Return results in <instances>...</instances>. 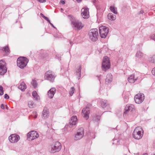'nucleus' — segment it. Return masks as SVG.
<instances>
[{
    "label": "nucleus",
    "instance_id": "a19ab883",
    "mask_svg": "<svg viewBox=\"0 0 155 155\" xmlns=\"http://www.w3.org/2000/svg\"><path fill=\"white\" fill-rule=\"evenodd\" d=\"M38 1L41 3H43L46 2L45 0H39Z\"/></svg>",
    "mask_w": 155,
    "mask_h": 155
},
{
    "label": "nucleus",
    "instance_id": "f03ea898",
    "mask_svg": "<svg viewBox=\"0 0 155 155\" xmlns=\"http://www.w3.org/2000/svg\"><path fill=\"white\" fill-rule=\"evenodd\" d=\"M61 148L60 143L59 142H56L51 145L49 150L50 152L54 153L59 152Z\"/></svg>",
    "mask_w": 155,
    "mask_h": 155
},
{
    "label": "nucleus",
    "instance_id": "7c9ffc66",
    "mask_svg": "<svg viewBox=\"0 0 155 155\" xmlns=\"http://www.w3.org/2000/svg\"><path fill=\"white\" fill-rule=\"evenodd\" d=\"M74 90L75 89L74 87H71L69 91V94L71 96H72L73 95L74 92Z\"/></svg>",
    "mask_w": 155,
    "mask_h": 155
},
{
    "label": "nucleus",
    "instance_id": "c9c22d12",
    "mask_svg": "<svg viewBox=\"0 0 155 155\" xmlns=\"http://www.w3.org/2000/svg\"><path fill=\"white\" fill-rule=\"evenodd\" d=\"M151 61L153 62H155V55H153L151 58Z\"/></svg>",
    "mask_w": 155,
    "mask_h": 155
},
{
    "label": "nucleus",
    "instance_id": "3c124183",
    "mask_svg": "<svg viewBox=\"0 0 155 155\" xmlns=\"http://www.w3.org/2000/svg\"><path fill=\"white\" fill-rule=\"evenodd\" d=\"M70 43L71 44L72 43V42H71L70 41Z\"/></svg>",
    "mask_w": 155,
    "mask_h": 155
},
{
    "label": "nucleus",
    "instance_id": "09e8293b",
    "mask_svg": "<svg viewBox=\"0 0 155 155\" xmlns=\"http://www.w3.org/2000/svg\"><path fill=\"white\" fill-rule=\"evenodd\" d=\"M37 115H35L34 118H37Z\"/></svg>",
    "mask_w": 155,
    "mask_h": 155
},
{
    "label": "nucleus",
    "instance_id": "ddd939ff",
    "mask_svg": "<svg viewBox=\"0 0 155 155\" xmlns=\"http://www.w3.org/2000/svg\"><path fill=\"white\" fill-rule=\"evenodd\" d=\"M20 139L19 136L15 134H12L9 137V140L12 143H17Z\"/></svg>",
    "mask_w": 155,
    "mask_h": 155
},
{
    "label": "nucleus",
    "instance_id": "37998d69",
    "mask_svg": "<svg viewBox=\"0 0 155 155\" xmlns=\"http://www.w3.org/2000/svg\"><path fill=\"white\" fill-rule=\"evenodd\" d=\"M60 3H61L62 4H64L65 3V2L64 1L61 0L60 1Z\"/></svg>",
    "mask_w": 155,
    "mask_h": 155
},
{
    "label": "nucleus",
    "instance_id": "7ed1b4c3",
    "mask_svg": "<svg viewBox=\"0 0 155 155\" xmlns=\"http://www.w3.org/2000/svg\"><path fill=\"white\" fill-rule=\"evenodd\" d=\"M89 39L93 41L97 40L98 37V33L97 29L96 28L91 29L89 33Z\"/></svg>",
    "mask_w": 155,
    "mask_h": 155
},
{
    "label": "nucleus",
    "instance_id": "864d4df0",
    "mask_svg": "<svg viewBox=\"0 0 155 155\" xmlns=\"http://www.w3.org/2000/svg\"><path fill=\"white\" fill-rule=\"evenodd\" d=\"M56 38H59L58 37H56Z\"/></svg>",
    "mask_w": 155,
    "mask_h": 155
},
{
    "label": "nucleus",
    "instance_id": "8fccbe9b",
    "mask_svg": "<svg viewBox=\"0 0 155 155\" xmlns=\"http://www.w3.org/2000/svg\"><path fill=\"white\" fill-rule=\"evenodd\" d=\"M68 16L71 17V15H69Z\"/></svg>",
    "mask_w": 155,
    "mask_h": 155
},
{
    "label": "nucleus",
    "instance_id": "dca6fc26",
    "mask_svg": "<svg viewBox=\"0 0 155 155\" xmlns=\"http://www.w3.org/2000/svg\"><path fill=\"white\" fill-rule=\"evenodd\" d=\"M134 106L133 104H127L125 109V111H124L123 114V115L126 114L128 112L131 111L134 109Z\"/></svg>",
    "mask_w": 155,
    "mask_h": 155
},
{
    "label": "nucleus",
    "instance_id": "a211bd4d",
    "mask_svg": "<svg viewBox=\"0 0 155 155\" xmlns=\"http://www.w3.org/2000/svg\"><path fill=\"white\" fill-rule=\"evenodd\" d=\"M56 89L55 88H51L48 92V96L50 98L53 97L54 95L55 94Z\"/></svg>",
    "mask_w": 155,
    "mask_h": 155
},
{
    "label": "nucleus",
    "instance_id": "58836bf2",
    "mask_svg": "<svg viewBox=\"0 0 155 155\" xmlns=\"http://www.w3.org/2000/svg\"><path fill=\"white\" fill-rule=\"evenodd\" d=\"M9 96L7 94H5L4 95V98L5 99H8L9 98Z\"/></svg>",
    "mask_w": 155,
    "mask_h": 155
},
{
    "label": "nucleus",
    "instance_id": "39448f33",
    "mask_svg": "<svg viewBox=\"0 0 155 155\" xmlns=\"http://www.w3.org/2000/svg\"><path fill=\"white\" fill-rule=\"evenodd\" d=\"M71 25L75 30H80L84 27L82 22L76 19L71 21Z\"/></svg>",
    "mask_w": 155,
    "mask_h": 155
},
{
    "label": "nucleus",
    "instance_id": "49530a36",
    "mask_svg": "<svg viewBox=\"0 0 155 155\" xmlns=\"http://www.w3.org/2000/svg\"><path fill=\"white\" fill-rule=\"evenodd\" d=\"M143 11H140V13L141 14H143Z\"/></svg>",
    "mask_w": 155,
    "mask_h": 155
},
{
    "label": "nucleus",
    "instance_id": "f3484780",
    "mask_svg": "<svg viewBox=\"0 0 155 155\" xmlns=\"http://www.w3.org/2000/svg\"><path fill=\"white\" fill-rule=\"evenodd\" d=\"M78 120L77 117L76 116H73L71 118L69 122V126L70 127H72L73 125L76 124Z\"/></svg>",
    "mask_w": 155,
    "mask_h": 155
},
{
    "label": "nucleus",
    "instance_id": "c85d7f7f",
    "mask_svg": "<svg viewBox=\"0 0 155 155\" xmlns=\"http://www.w3.org/2000/svg\"><path fill=\"white\" fill-rule=\"evenodd\" d=\"M81 65H80L78 68L77 70L76 71V74L77 76H78L79 77L78 79L80 78L81 77Z\"/></svg>",
    "mask_w": 155,
    "mask_h": 155
},
{
    "label": "nucleus",
    "instance_id": "4be33fe9",
    "mask_svg": "<svg viewBox=\"0 0 155 155\" xmlns=\"http://www.w3.org/2000/svg\"><path fill=\"white\" fill-rule=\"evenodd\" d=\"M146 55L140 51H137L136 54V57L138 58H145Z\"/></svg>",
    "mask_w": 155,
    "mask_h": 155
},
{
    "label": "nucleus",
    "instance_id": "ea45409f",
    "mask_svg": "<svg viewBox=\"0 0 155 155\" xmlns=\"http://www.w3.org/2000/svg\"><path fill=\"white\" fill-rule=\"evenodd\" d=\"M124 101L126 102H127L128 101V98L127 96H125L124 97Z\"/></svg>",
    "mask_w": 155,
    "mask_h": 155
},
{
    "label": "nucleus",
    "instance_id": "a878e982",
    "mask_svg": "<svg viewBox=\"0 0 155 155\" xmlns=\"http://www.w3.org/2000/svg\"><path fill=\"white\" fill-rule=\"evenodd\" d=\"M32 95L35 100H38L40 99L39 96L35 91L33 92Z\"/></svg>",
    "mask_w": 155,
    "mask_h": 155
},
{
    "label": "nucleus",
    "instance_id": "20e7f679",
    "mask_svg": "<svg viewBox=\"0 0 155 155\" xmlns=\"http://www.w3.org/2000/svg\"><path fill=\"white\" fill-rule=\"evenodd\" d=\"M28 61V60L24 57L19 58L17 61V65L20 68H23L25 67Z\"/></svg>",
    "mask_w": 155,
    "mask_h": 155
},
{
    "label": "nucleus",
    "instance_id": "bb28decb",
    "mask_svg": "<svg viewBox=\"0 0 155 155\" xmlns=\"http://www.w3.org/2000/svg\"><path fill=\"white\" fill-rule=\"evenodd\" d=\"M100 102L101 106L103 108L105 107L107 105V101L105 100H101L100 101Z\"/></svg>",
    "mask_w": 155,
    "mask_h": 155
},
{
    "label": "nucleus",
    "instance_id": "72a5a7b5",
    "mask_svg": "<svg viewBox=\"0 0 155 155\" xmlns=\"http://www.w3.org/2000/svg\"><path fill=\"white\" fill-rule=\"evenodd\" d=\"M4 94L3 87L2 86H0V95H2Z\"/></svg>",
    "mask_w": 155,
    "mask_h": 155
},
{
    "label": "nucleus",
    "instance_id": "9b49d317",
    "mask_svg": "<svg viewBox=\"0 0 155 155\" xmlns=\"http://www.w3.org/2000/svg\"><path fill=\"white\" fill-rule=\"evenodd\" d=\"M7 68L6 67V63L3 60L0 61V74L3 75L6 73Z\"/></svg>",
    "mask_w": 155,
    "mask_h": 155
},
{
    "label": "nucleus",
    "instance_id": "6ab92c4d",
    "mask_svg": "<svg viewBox=\"0 0 155 155\" xmlns=\"http://www.w3.org/2000/svg\"><path fill=\"white\" fill-rule=\"evenodd\" d=\"M112 76L110 74H107L105 80V83L107 84L110 83L112 81Z\"/></svg>",
    "mask_w": 155,
    "mask_h": 155
},
{
    "label": "nucleus",
    "instance_id": "de8ad7c7",
    "mask_svg": "<svg viewBox=\"0 0 155 155\" xmlns=\"http://www.w3.org/2000/svg\"><path fill=\"white\" fill-rule=\"evenodd\" d=\"M40 15L43 18V16H44L42 13L40 14Z\"/></svg>",
    "mask_w": 155,
    "mask_h": 155
},
{
    "label": "nucleus",
    "instance_id": "2eb2a0df",
    "mask_svg": "<svg viewBox=\"0 0 155 155\" xmlns=\"http://www.w3.org/2000/svg\"><path fill=\"white\" fill-rule=\"evenodd\" d=\"M90 113L89 109L88 107L84 108L82 110V115L86 120H87L88 119Z\"/></svg>",
    "mask_w": 155,
    "mask_h": 155
},
{
    "label": "nucleus",
    "instance_id": "412c9836",
    "mask_svg": "<svg viewBox=\"0 0 155 155\" xmlns=\"http://www.w3.org/2000/svg\"><path fill=\"white\" fill-rule=\"evenodd\" d=\"M0 49L4 52L7 55H8L10 53V50L8 46L2 47H0Z\"/></svg>",
    "mask_w": 155,
    "mask_h": 155
},
{
    "label": "nucleus",
    "instance_id": "473e14b6",
    "mask_svg": "<svg viewBox=\"0 0 155 155\" xmlns=\"http://www.w3.org/2000/svg\"><path fill=\"white\" fill-rule=\"evenodd\" d=\"M31 84L34 87H35L37 85V82L36 80H33L31 82Z\"/></svg>",
    "mask_w": 155,
    "mask_h": 155
},
{
    "label": "nucleus",
    "instance_id": "a18cd8bd",
    "mask_svg": "<svg viewBox=\"0 0 155 155\" xmlns=\"http://www.w3.org/2000/svg\"><path fill=\"white\" fill-rule=\"evenodd\" d=\"M82 0H77V1L78 2H80Z\"/></svg>",
    "mask_w": 155,
    "mask_h": 155
},
{
    "label": "nucleus",
    "instance_id": "c756f323",
    "mask_svg": "<svg viewBox=\"0 0 155 155\" xmlns=\"http://www.w3.org/2000/svg\"><path fill=\"white\" fill-rule=\"evenodd\" d=\"M28 106L29 108H34L35 106V104L32 101H29L28 102Z\"/></svg>",
    "mask_w": 155,
    "mask_h": 155
},
{
    "label": "nucleus",
    "instance_id": "9d476101",
    "mask_svg": "<svg viewBox=\"0 0 155 155\" xmlns=\"http://www.w3.org/2000/svg\"><path fill=\"white\" fill-rule=\"evenodd\" d=\"M84 134V129L83 128H80L77 130L76 134L74 136V140H77L81 139Z\"/></svg>",
    "mask_w": 155,
    "mask_h": 155
},
{
    "label": "nucleus",
    "instance_id": "b1692460",
    "mask_svg": "<svg viewBox=\"0 0 155 155\" xmlns=\"http://www.w3.org/2000/svg\"><path fill=\"white\" fill-rule=\"evenodd\" d=\"M18 88L21 91H24L26 88V86L24 82H22L18 86Z\"/></svg>",
    "mask_w": 155,
    "mask_h": 155
},
{
    "label": "nucleus",
    "instance_id": "79ce46f5",
    "mask_svg": "<svg viewBox=\"0 0 155 155\" xmlns=\"http://www.w3.org/2000/svg\"><path fill=\"white\" fill-rule=\"evenodd\" d=\"M1 108L3 109H5V107L3 104H2L1 105Z\"/></svg>",
    "mask_w": 155,
    "mask_h": 155
},
{
    "label": "nucleus",
    "instance_id": "393cba45",
    "mask_svg": "<svg viewBox=\"0 0 155 155\" xmlns=\"http://www.w3.org/2000/svg\"><path fill=\"white\" fill-rule=\"evenodd\" d=\"M107 17L109 20L114 21L116 19V16L112 13H109L107 15Z\"/></svg>",
    "mask_w": 155,
    "mask_h": 155
},
{
    "label": "nucleus",
    "instance_id": "4468645a",
    "mask_svg": "<svg viewBox=\"0 0 155 155\" xmlns=\"http://www.w3.org/2000/svg\"><path fill=\"white\" fill-rule=\"evenodd\" d=\"M81 15L83 18L84 19H87L89 18V9L87 8H83L81 11Z\"/></svg>",
    "mask_w": 155,
    "mask_h": 155
},
{
    "label": "nucleus",
    "instance_id": "603ef678",
    "mask_svg": "<svg viewBox=\"0 0 155 155\" xmlns=\"http://www.w3.org/2000/svg\"><path fill=\"white\" fill-rule=\"evenodd\" d=\"M93 2H94H94H95V1H94H94H93Z\"/></svg>",
    "mask_w": 155,
    "mask_h": 155
},
{
    "label": "nucleus",
    "instance_id": "f8f14e48",
    "mask_svg": "<svg viewBox=\"0 0 155 155\" xmlns=\"http://www.w3.org/2000/svg\"><path fill=\"white\" fill-rule=\"evenodd\" d=\"M144 95L143 94L140 93L137 94L134 97V100L137 104L141 103L144 100Z\"/></svg>",
    "mask_w": 155,
    "mask_h": 155
},
{
    "label": "nucleus",
    "instance_id": "c03bdc74",
    "mask_svg": "<svg viewBox=\"0 0 155 155\" xmlns=\"http://www.w3.org/2000/svg\"><path fill=\"white\" fill-rule=\"evenodd\" d=\"M50 25L53 28H55V27L54 26L53 24H52L50 22L49 23Z\"/></svg>",
    "mask_w": 155,
    "mask_h": 155
},
{
    "label": "nucleus",
    "instance_id": "5fc2aeb1",
    "mask_svg": "<svg viewBox=\"0 0 155 155\" xmlns=\"http://www.w3.org/2000/svg\"><path fill=\"white\" fill-rule=\"evenodd\" d=\"M155 155V154H154V155Z\"/></svg>",
    "mask_w": 155,
    "mask_h": 155
},
{
    "label": "nucleus",
    "instance_id": "1a4fd4ad",
    "mask_svg": "<svg viewBox=\"0 0 155 155\" xmlns=\"http://www.w3.org/2000/svg\"><path fill=\"white\" fill-rule=\"evenodd\" d=\"M45 78L51 82L54 81L55 76L54 73L50 71H47L45 74Z\"/></svg>",
    "mask_w": 155,
    "mask_h": 155
},
{
    "label": "nucleus",
    "instance_id": "f704fd0d",
    "mask_svg": "<svg viewBox=\"0 0 155 155\" xmlns=\"http://www.w3.org/2000/svg\"><path fill=\"white\" fill-rule=\"evenodd\" d=\"M43 18H44L49 23L50 21V20H49V18L46 17H45V16H43Z\"/></svg>",
    "mask_w": 155,
    "mask_h": 155
},
{
    "label": "nucleus",
    "instance_id": "cd10ccee",
    "mask_svg": "<svg viewBox=\"0 0 155 155\" xmlns=\"http://www.w3.org/2000/svg\"><path fill=\"white\" fill-rule=\"evenodd\" d=\"M110 11L115 14H117V8L113 6L110 7Z\"/></svg>",
    "mask_w": 155,
    "mask_h": 155
},
{
    "label": "nucleus",
    "instance_id": "5701e85b",
    "mask_svg": "<svg viewBox=\"0 0 155 155\" xmlns=\"http://www.w3.org/2000/svg\"><path fill=\"white\" fill-rule=\"evenodd\" d=\"M49 116V112L47 109H44L42 112V117L45 119Z\"/></svg>",
    "mask_w": 155,
    "mask_h": 155
},
{
    "label": "nucleus",
    "instance_id": "2f4dec72",
    "mask_svg": "<svg viewBox=\"0 0 155 155\" xmlns=\"http://www.w3.org/2000/svg\"><path fill=\"white\" fill-rule=\"evenodd\" d=\"M100 117L99 116H94L93 118V120L97 122L100 119Z\"/></svg>",
    "mask_w": 155,
    "mask_h": 155
},
{
    "label": "nucleus",
    "instance_id": "6e6552de",
    "mask_svg": "<svg viewBox=\"0 0 155 155\" xmlns=\"http://www.w3.org/2000/svg\"><path fill=\"white\" fill-rule=\"evenodd\" d=\"M28 139L29 141H31L39 137L38 133L35 130H32L27 134Z\"/></svg>",
    "mask_w": 155,
    "mask_h": 155
},
{
    "label": "nucleus",
    "instance_id": "0eeeda50",
    "mask_svg": "<svg viewBox=\"0 0 155 155\" xmlns=\"http://www.w3.org/2000/svg\"><path fill=\"white\" fill-rule=\"evenodd\" d=\"M110 67V63L109 60V58L107 56L104 57L102 61V68L104 71L109 69Z\"/></svg>",
    "mask_w": 155,
    "mask_h": 155
},
{
    "label": "nucleus",
    "instance_id": "4c0bfd02",
    "mask_svg": "<svg viewBox=\"0 0 155 155\" xmlns=\"http://www.w3.org/2000/svg\"><path fill=\"white\" fill-rule=\"evenodd\" d=\"M150 38L151 39L155 41V34L152 35L150 37Z\"/></svg>",
    "mask_w": 155,
    "mask_h": 155
},
{
    "label": "nucleus",
    "instance_id": "423d86ee",
    "mask_svg": "<svg viewBox=\"0 0 155 155\" xmlns=\"http://www.w3.org/2000/svg\"><path fill=\"white\" fill-rule=\"evenodd\" d=\"M109 28L104 26H101L99 28V34L101 38H105L108 32Z\"/></svg>",
    "mask_w": 155,
    "mask_h": 155
},
{
    "label": "nucleus",
    "instance_id": "e433bc0d",
    "mask_svg": "<svg viewBox=\"0 0 155 155\" xmlns=\"http://www.w3.org/2000/svg\"><path fill=\"white\" fill-rule=\"evenodd\" d=\"M152 74L155 76V68H153L151 71Z\"/></svg>",
    "mask_w": 155,
    "mask_h": 155
},
{
    "label": "nucleus",
    "instance_id": "aec40b11",
    "mask_svg": "<svg viewBox=\"0 0 155 155\" xmlns=\"http://www.w3.org/2000/svg\"><path fill=\"white\" fill-rule=\"evenodd\" d=\"M137 79V78H135L134 74H132L130 75V76L128 77V81L131 83H134Z\"/></svg>",
    "mask_w": 155,
    "mask_h": 155
},
{
    "label": "nucleus",
    "instance_id": "f257e3e1",
    "mask_svg": "<svg viewBox=\"0 0 155 155\" xmlns=\"http://www.w3.org/2000/svg\"><path fill=\"white\" fill-rule=\"evenodd\" d=\"M143 131L142 128L140 127H137L134 129L133 136L134 138L137 140L141 139L143 136Z\"/></svg>",
    "mask_w": 155,
    "mask_h": 155
}]
</instances>
